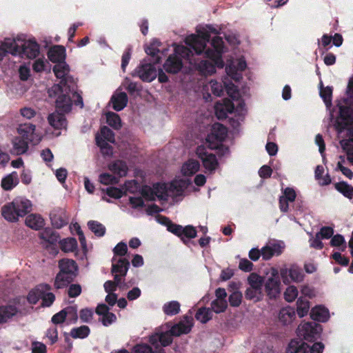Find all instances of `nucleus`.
<instances>
[{
  "label": "nucleus",
  "instance_id": "nucleus-1",
  "mask_svg": "<svg viewBox=\"0 0 353 353\" xmlns=\"http://www.w3.org/2000/svg\"><path fill=\"white\" fill-rule=\"evenodd\" d=\"M69 71V65L65 62L55 64L53 72L55 76L61 80L48 92L50 98L55 99L57 108L66 112L71 110L73 103L81 108L83 106V99L77 92L74 79L68 75Z\"/></svg>",
  "mask_w": 353,
  "mask_h": 353
},
{
  "label": "nucleus",
  "instance_id": "nucleus-2",
  "mask_svg": "<svg viewBox=\"0 0 353 353\" xmlns=\"http://www.w3.org/2000/svg\"><path fill=\"white\" fill-rule=\"evenodd\" d=\"M197 35L191 34L185 38V43L190 46L196 55H201L204 59L212 62L214 67L223 68L222 59L223 52V41L221 37L216 36L211 42L212 48L206 49L210 41V33L218 34V30L212 25L199 26L196 28Z\"/></svg>",
  "mask_w": 353,
  "mask_h": 353
},
{
  "label": "nucleus",
  "instance_id": "nucleus-3",
  "mask_svg": "<svg viewBox=\"0 0 353 353\" xmlns=\"http://www.w3.org/2000/svg\"><path fill=\"white\" fill-rule=\"evenodd\" d=\"M201 57V55H196L191 48L177 45L174 46V53L168 57L163 68L169 73H177L182 68L183 60H185L203 75L215 72L214 64Z\"/></svg>",
  "mask_w": 353,
  "mask_h": 353
},
{
  "label": "nucleus",
  "instance_id": "nucleus-4",
  "mask_svg": "<svg viewBox=\"0 0 353 353\" xmlns=\"http://www.w3.org/2000/svg\"><path fill=\"white\" fill-rule=\"evenodd\" d=\"M347 97L344 99V105L339 103V114L334 121V125L339 134L346 132L347 139H343L340 144L343 150L348 156V159L351 160L350 155L353 153V110L350 106H353V78L350 79L347 90Z\"/></svg>",
  "mask_w": 353,
  "mask_h": 353
},
{
  "label": "nucleus",
  "instance_id": "nucleus-5",
  "mask_svg": "<svg viewBox=\"0 0 353 353\" xmlns=\"http://www.w3.org/2000/svg\"><path fill=\"white\" fill-rule=\"evenodd\" d=\"M193 326L192 317L184 316L183 319L179 323L173 325L169 331L161 333H155L150 337V342L152 345L157 347H165L172 342V336H179L183 334H188Z\"/></svg>",
  "mask_w": 353,
  "mask_h": 353
},
{
  "label": "nucleus",
  "instance_id": "nucleus-6",
  "mask_svg": "<svg viewBox=\"0 0 353 353\" xmlns=\"http://www.w3.org/2000/svg\"><path fill=\"white\" fill-rule=\"evenodd\" d=\"M264 279L256 273H251L248 277V283L249 287L245 292L246 299L254 303L261 301L263 298V284Z\"/></svg>",
  "mask_w": 353,
  "mask_h": 353
},
{
  "label": "nucleus",
  "instance_id": "nucleus-7",
  "mask_svg": "<svg viewBox=\"0 0 353 353\" xmlns=\"http://www.w3.org/2000/svg\"><path fill=\"white\" fill-rule=\"evenodd\" d=\"M95 139L97 145L100 148L103 155L109 157L112 154L113 149L110 143H114V134L109 128L102 127L100 133L96 135Z\"/></svg>",
  "mask_w": 353,
  "mask_h": 353
},
{
  "label": "nucleus",
  "instance_id": "nucleus-8",
  "mask_svg": "<svg viewBox=\"0 0 353 353\" xmlns=\"http://www.w3.org/2000/svg\"><path fill=\"white\" fill-rule=\"evenodd\" d=\"M269 276L264 281L265 291L267 296L270 299H276L281 293V281L279 276V271L275 268L270 270Z\"/></svg>",
  "mask_w": 353,
  "mask_h": 353
},
{
  "label": "nucleus",
  "instance_id": "nucleus-9",
  "mask_svg": "<svg viewBox=\"0 0 353 353\" xmlns=\"http://www.w3.org/2000/svg\"><path fill=\"white\" fill-rule=\"evenodd\" d=\"M321 332V325L314 321L302 323L297 328L298 336L308 341H314L319 339Z\"/></svg>",
  "mask_w": 353,
  "mask_h": 353
},
{
  "label": "nucleus",
  "instance_id": "nucleus-10",
  "mask_svg": "<svg viewBox=\"0 0 353 353\" xmlns=\"http://www.w3.org/2000/svg\"><path fill=\"white\" fill-rule=\"evenodd\" d=\"M130 267L128 260L119 259L117 263H112V272L114 274V281L120 289H123L125 283L123 278L126 275Z\"/></svg>",
  "mask_w": 353,
  "mask_h": 353
},
{
  "label": "nucleus",
  "instance_id": "nucleus-11",
  "mask_svg": "<svg viewBox=\"0 0 353 353\" xmlns=\"http://www.w3.org/2000/svg\"><path fill=\"white\" fill-rule=\"evenodd\" d=\"M280 274L284 283H288L290 281L300 283L303 280L305 276L302 270L294 265L290 268H282L280 270Z\"/></svg>",
  "mask_w": 353,
  "mask_h": 353
},
{
  "label": "nucleus",
  "instance_id": "nucleus-12",
  "mask_svg": "<svg viewBox=\"0 0 353 353\" xmlns=\"http://www.w3.org/2000/svg\"><path fill=\"white\" fill-rule=\"evenodd\" d=\"M196 152L207 171L212 172L216 169L218 161L214 154L208 153L203 146H199Z\"/></svg>",
  "mask_w": 353,
  "mask_h": 353
},
{
  "label": "nucleus",
  "instance_id": "nucleus-13",
  "mask_svg": "<svg viewBox=\"0 0 353 353\" xmlns=\"http://www.w3.org/2000/svg\"><path fill=\"white\" fill-rule=\"evenodd\" d=\"M133 75L139 77L143 81L151 82L157 77V71L154 64L141 63L136 68Z\"/></svg>",
  "mask_w": 353,
  "mask_h": 353
},
{
  "label": "nucleus",
  "instance_id": "nucleus-14",
  "mask_svg": "<svg viewBox=\"0 0 353 353\" xmlns=\"http://www.w3.org/2000/svg\"><path fill=\"white\" fill-rule=\"evenodd\" d=\"M247 64L243 58L231 61L225 68L226 73L236 81L242 79L241 72L246 68Z\"/></svg>",
  "mask_w": 353,
  "mask_h": 353
},
{
  "label": "nucleus",
  "instance_id": "nucleus-15",
  "mask_svg": "<svg viewBox=\"0 0 353 353\" xmlns=\"http://www.w3.org/2000/svg\"><path fill=\"white\" fill-rule=\"evenodd\" d=\"M23 40L20 37L17 38H6L0 44V49L3 51V57L7 53H10L14 56H19Z\"/></svg>",
  "mask_w": 353,
  "mask_h": 353
},
{
  "label": "nucleus",
  "instance_id": "nucleus-16",
  "mask_svg": "<svg viewBox=\"0 0 353 353\" xmlns=\"http://www.w3.org/2000/svg\"><path fill=\"white\" fill-rule=\"evenodd\" d=\"M234 103H232L230 99H225L223 100L222 102H216L214 105V112L216 117L219 119H223L227 117V115L228 113H232L234 111H235L236 113H238L236 111V108ZM239 117V115H238ZM240 117H238V120H243V118L239 119Z\"/></svg>",
  "mask_w": 353,
  "mask_h": 353
},
{
  "label": "nucleus",
  "instance_id": "nucleus-17",
  "mask_svg": "<svg viewBox=\"0 0 353 353\" xmlns=\"http://www.w3.org/2000/svg\"><path fill=\"white\" fill-rule=\"evenodd\" d=\"M39 54V46L38 43L32 39L27 41L23 40L20 50V54L21 58L34 59Z\"/></svg>",
  "mask_w": 353,
  "mask_h": 353
},
{
  "label": "nucleus",
  "instance_id": "nucleus-18",
  "mask_svg": "<svg viewBox=\"0 0 353 353\" xmlns=\"http://www.w3.org/2000/svg\"><path fill=\"white\" fill-rule=\"evenodd\" d=\"M50 217L52 225L57 228H61L69 221V216L65 210L60 208L53 209L50 214Z\"/></svg>",
  "mask_w": 353,
  "mask_h": 353
},
{
  "label": "nucleus",
  "instance_id": "nucleus-19",
  "mask_svg": "<svg viewBox=\"0 0 353 353\" xmlns=\"http://www.w3.org/2000/svg\"><path fill=\"white\" fill-rule=\"evenodd\" d=\"M285 244L282 241L269 243L261 250L264 260H269L274 255H280L283 252Z\"/></svg>",
  "mask_w": 353,
  "mask_h": 353
},
{
  "label": "nucleus",
  "instance_id": "nucleus-20",
  "mask_svg": "<svg viewBox=\"0 0 353 353\" xmlns=\"http://www.w3.org/2000/svg\"><path fill=\"white\" fill-rule=\"evenodd\" d=\"M19 211L13 201H12L2 206L1 213L7 221L15 223L19 220V218L22 217Z\"/></svg>",
  "mask_w": 353,
  "mask_h": 353
},
{
  "label": "nucleus",
  "instance_id": "nucleus-21",
  "mask_svg": "<svg viewBox=\"0 0 353 353\" xmlns=\"http://www.w3.org/2000/svg\"><path fill=\"white\" fill-rule=\"evenodd\" d=\"M225 88L228 94L233 100L236 101V104H234L236 105V111L239 115V119L242 118L245 114L246 110L245 108V103L241 100H239V92L236 87L234 84L231 83L225 85Z\"/></svg>",
  "mask_w": 353,
  "mask_h": 353
},
{
  "label": "nucleus",
  "instance_id": "nucleus-22",
  "mask_svg": "<svg viewBox=\"0 0 353 353\" xmlns=\"http://www.w3.org/2000/svg\"><path fill=\"white\" fill-rule=\"evenodd\" d=\"M56 108L57 107L56 106ZM70 111L66 112L57 108V111L50 114L48 117L50 125L54 129H65L67 125V121L64 113L69 112Z\"/></svg>",
  "mask_w": 353,
  "mask_h": 353
},
{
  "label": "nucleus",
  "instance_id": "nucleus-23",
  "mask_svg": "<svg viewBox=\"0 0 353 353\" xmlns=\"http://www.w3.org/2000/svg\"><path fill=\"white\" fill-rule=\"evenodd\" d=\"M35 125L32 123L19 124L17 128V132L27 141L34 142L36 140L38 142L40 141V138L35 133Z\"/></svg>",
  "mask_w": 353,
  "mask_h": 353
},
{
  "label": "nucleus",
  "instance_id": "nucleus-24",
  "mask_svg": "<svg viewBox=\"0 0 353 353\" xmlns=\"http://www.w3.org/2000/svg\"><path fill=\"white\" fill-rule=\"evenodd\" d=\"M128 96L124 92H116L111 97L110 102L116 111L122 110L128 103Z\"/></svg>",
  "mask_w": 353,
  "mask_h": 353
},
{
  "label": "nucleus",
  "instance_id": "nucleus-25",
  "mask_svg": "<svg viewBox=\"0 0 353 353\" xmlns=\"http://www.w3.org/2000/svg\"><path fill=\"white\" fill-rule=\"evenodd\" d=\"M48 57L52 62L56 63V64L65 62V49L61 46H55L49 50Z\"/></svg>",
  "mask_w": 353,
  "mask_h": 353
},
{
  "label": "nucleus",
  "instance_id": "nucleus-26",
  "mask_svg": "<svg viewBox=\"0 0 353 353\" xmlns=\"http://www.w3.org/2000/svg\"><path fill=\"white\" fill-rule=\"evenodd\" d=\"M12 201L19 210V212L21 213L22 217L25 216L32 210V202L26 197L17 196Z\"/></svg>",
  "mask_w": 353,
  "mask_h": 353
},
{
  "label": "nucleus",
  "instance_id": "nucleus-27",
  "mask_svg": "<svg viewBox=\"0 0 353 353\" xmlns=\"http://www.w3.org/2000/svg\"><path fill=\"white\" fill-rule=\"evenodd\" d=\"M320 96L323 99L327 109L330 110V119L332 121L334 117V111L330 110L332 107V88L330 86L323 88L322 83H321Z\"/></svg>",
  "mask_w": 353,
  "mask_h": 353
},
{
  "label": "nucleus",
  "instance_id": "nucleus-28",
  "mask_svg": "<svg viewBox=\"0 0 353 353\" xmlns=\"http://www.w3.org/2000/svg\"><path fill=\"white\" fill-rule=\"evenodd\" d=\"M50 287L48 284H40L37 285V290L42 292V305L50 306L55 299L54 294L50 292Z\"/></svg>",
  "mask_w": 353,
  "mask_h": 353
},
{
  "label": "nucleus",
  "instance_id": "nucleus-29",
  "mask_svg": "<svg viewBox=\"0 0 353 353\" xmlns=\"http://www.w3.org/2000/svg\"><path fill=\"white\" fill-rule=\"evenodd\" d=\"M310 316L314 322H326L330 318L329 310L321 305L313 307Z\"/></svg>",
  "mask_w": 353,
  "mask_h": 353
},
{
  "label": "nucleus",
  "instance_id": "nucleus-30",
  "mask_svg": "<svg viewBox=\"0 0 353 353\" xmlns=\"http://www.w3.org/2000/svg\"><path fill=\"white\" fill-rule=\"evenodd\" d=\"M26 139L22 137H14L12 139V152L17 155H20L26 152L28 149V144Z\"/></svg>",
  "mask_w": 353,
  "mask_h": 353
},
{
  "label": "nucleus",
  "instance_id": "nucleus-31",
  "mask_svg": "<svg viewBox=\"0 0 353 353\" xmlns=\"http://www.w3.org/2000/svg\"><path fill=\"white\" fill-rule=\"evenodd\" d=\"M26 225L35 230H40L45 224L44 219L39 214H30L26 218L25 221Z\"/></svg>",
  "mask_w": 353,
  "mask_h": 353
},
{
  "label": "nucleus",
  "instance_id": "nucleus-32",
  "mask_svg": "<svg viewBox=\"0 0 353 353\" xmlns=\"http://www.w3.org/2000/svg\"><path fill=\"white\" fill-rule=\"evenodd\" d=\"M108 168L111 172L119 176H125L128 170L126 163L122 160H116L110 163Z\"/></svg>",
  "mask_w": 353,
  "mask_h": 353
},
{
  "label": "nucleus",
  "instance_id": "nucleus-33",
  "mask_svg": "<svg viewBox=\"0 0 353 353\" xmlns=\"http://www.w3.org/2000/svg\"><path fill=\"white\" fill-rule=\"evenodd\" d=\"M19 183V177L16 172L8 174L1 180V187L4 190L8 191L13 189Z\"/></svg>",
  "mask_w": 353,
  "mask_h": 353
},
{
  "label": "nucleus",
  "instance_id": "nucleus-34",
  "mask_svg": "<svg viewBox=\"0 0 353 353\" xmlns=\"http://www.w3.org/2000/svg\"><path fill=\"white\" fill-rule=\"evenodd\" d=\"M309 346L303 341L294 339L290 341L286 353H307Z\"/></svg>",
  "mask_w": 353,
  "mask_h": 353
},
{
  "label": "nucleus",
  "instance_id": "nucleus-35",
  "mask_svg": "<svg viewBox=\"0 0 353 353\" xmlns=\"http://www.w3.org/2000/svg\"><path fill=\"white\" fill-rule=\"evenodd\" d=\"M74 277L75 276L71 273L69 274L60 271L56 276L54 285L58 289L63 288L71 283Z\"/></svg>",
  "mask_w": 353,
  "mask_h": 353
},
{
  "label": "nucleus",
  "instance_id": "nucleus-36",
  "mask_svg": "<svg viewBox=\"0 0 353 353\" xmlns=\"http://www.w3.org/2000/svg\"><path fill=\"white\" fill-rule=\"evenodd\" d=\"M18 310L15 306L6 305L0 307V324L6 323L12 316L16 315Z\"/></svg>",
  "mask_w": 353,
  "mask_h": 353
},
{
  "label": "nucleus",
  "instance_id": "nucleus-37",
  "mask_svg": "<svg viewBox=\"0 0 353 353\" xmlns=\"http://www.w3.org/2000/svg\"><path fill=\"white\" fill-rule=\"evenodd\" d=\"M227 135L226 128L220 123H215L212 126L211 135H209L207 138V141H210L211 137H214L216 140L221 141L224 140Z\"/></svg>",
  "mask_w": 353,
  "mask_h": 353
},
{
  "label": "nucleus",
  "instance_id": "nucleus-38",
  "mask_svg": "<svg viewBox=\"0 0 353 353\" xmlns=\"http://www.w3.org/2000/svg\"><path fill=\"white\" fill-rule=\"evenodd\" d=\"M59 266L60 271L69 274L71 273L72 275L76 276L77 265L74 260L68 259L60 260Z\"/></svg>",
  "mask_w": 353,
  "mask_h": 353
},
{
  "label": "nucleus",
  "instance_id": "nucleus-39",
  "mask_svg": "<svg viewBox=\"0 0 353 353\" xmlns=\"http://www.w3.org/2000/svg\"><path fill=\"white\" fill-rule=\"evenodd\" d=\"M132 353H165L161 347L152 345L150 347L147 344H138L133 348Z\"/></svg>",
  "mask_w": 353,
  "mask_h": 353
},
{
  "label": "nucleus",
  "instance_id": "nucleus-40",
  "mask_svg": "<svg viewBox=\"0 0 353 353\" xmlns=\"http://www.w3.org/2000/svg\"><path fill=\"white\" fill-rule=\"evenodd\" d=\"M200 164L197 161L190 159L183 165L181 172L185 176H191L198 172Z\"/></svg>",
  "mask_w": 353,
  "mask_h": 353
},
{
  "label": "nucleus",
  "instance_id": "nucleus-41",
  "mask_svg": "<svg viewBox=\"0 0 353 353\" xmlns=\"http://www.w3.org/2000/svg\"><path fill=\"white\" fill-rule=\"evenodd\" d=\"M295 316L294 310L290 307L282 308L279 314V321L285 325L290 323Z\"/></svg>",
  "mask_w": 353,
  "mask_h": 353
},
{
  "label": "nucleus",
  "instance_id": "nucleus-42",
  "mask_svg": "<svg viewBox=\"0 0 353 353\" xmlns=\"http://www.w3.org/2000/svg\"><path fill=\"white\" fill-rule=\"evenodd\" d=\"M153 192L160 199L166 201L170 196L168 185L157 183L153 185Z\"/></svg>",
  "mask_w": 353,
  "mask_h": 353
},
{
  "label": "nucleus",
  "instance_id": "nucleus-43",
  "mask_svg": "<svg viewBox=\"0 0 353 353\" xmlns=\"http://www.w3.org/2000/svg\"><path fill=\"white\" fill-rule=\"evenodd\" d=\"M40 237L50 244L58 242L59 237L57 232L52 228H46L40 233Z\"/></svg>",
  "mask_w": 353,
  "mask_h": 353
},
{
  "label": "nucleus",
  "instance_id": "nucleus-44",
  "mask_svg": "<svg viewBox=\"0 0 353 353\" xmlns=\"http://www.w3.org/2000/svg\"><path fill=\"white\" fill-rule=\"evenodd\" d=\"M88 227L98 237H102L105 234V227L99 221H89L88 222Z\"/></svg>",
  "mask_w": 353,
  "mask_h": 353
},
{
  "label": "nucleus",
  "instance_id": "nucleus-45",
  "mask_svg": "<svg viewBox=\"0 0 353 353\" xmlns=\"http://www.w3.org/2000/svg\"><path fill=\"white\" fill-rule=\"evenodd\" d=\"M180 303L176 301H172L165 303L163 306V312L168 316L177 314L180 311Z\"/></svg>",
  "mask_w": 353,
  "mask_h": 353
},
{
  "label": "nucleus",
  "instance_id": "nucleus-46",
  "mask_svg": "<svg viewBox=\"0 0 353 353\" xmlns=\"http://www.w3.org/2000/svg\"><path fill=\"white\" fill-rule=\"evenodd\" d=\"M60 245L65 252H73L77 248V241L74 238H67L60 241Z\"/></svg>",
  "mask_w": 353,
  "mask_h": 353
},
{
  "label": "nucleus",
  "instance_id": "nucleus-47",
  "mask_svg": "<svg viewBox=\"0 0 353 353\" xmlns=\"http://www.w3.org/2000/svg\"><path fill=\"white\" fill-rule=\"evenodd\" d=\"M212 313L210 308L201 307L200 308L195 315V318L197 321L202 323H207L212 319Z\"/></svg>",
  "mask_w": 353,
  "mask_h": 353
},
{
  "label": "nucleus",
  "instance_id": "nucleus-48",
  "mask_svg": "<svg viewBox=\"0 0 353 353\" xmlns=\"http://www.w3.org/2000/svg\"><path fill=\"white\" fill-rule=\"evenodd\" d=\"M297 314L300 317L305 316L309 312L310 303L302 297L299 298L297 303Z\"/></svg>",
  "mask_w": 353,
  "mask_h": 353
},
{
  "label": "nucleus",
  "instance_id": "nucleus-49",
  "mask_svg": "<svg viewBox=\"0 0 353 353\" xmlns=\"http://www.w3.org/2000/svg\"><path fill=\"white\" fill-rule=\"evenodd\" d=\"M335 188L345 197L352 199L353 197V188L345 182H340L335 184Z\"/></svg>",
  "mask_w": 353,
  "mask_h": 353
},
{
  "label": "nucleus",
  "instance_id": "nucleus-50",
  "mask_svg": "<svg viewBox=\"0 0 353 353\" xmlns=\"http://www.w3.org/2000/svg\"><path fill=\"white\" fill-rule=\"evenodd\" d=\"M63 310L65 314L66 320L69 323H74L77 321V307L76 305L66 307Z\"/></svg>",
  "mask_w": 353,
  "mask_h": 353
},
{
  "label": "nucleus",
  "instance_id": "nucleus-51",
  "mask_svg": "<svg viewBox=\"0 0 353 353\" xmlns=\"http://www.w3.org/2000/svg\"><path fill=\"white\" fill-rule=\"evenodd\" d=\"M90 333V329L86 325H82L79 327L72 329L70 335L72 338L77 339H84L88 336Z\"/></svg>",
  "mask_w": 353,
  "mask_h": 353
},
{
  "label": "nucleus",
  "instance_id": "nucleus-52",
  "mask_svg": "<svg viewBox=\"0 0 353 353\" xmlns=\"http://www.w3.org/2000/svg\"><path fill=\"white\" fill-rule=\"evenodd\" d=\"M106 121L107 123L114 129H119L121 128V119L119 116L112 112H109L106 114Z\"/></svg>",
  "mask_w": 353,
  "mask_h": 353
},
{
  "label": "nucleus",
  "instance_id": "nucleus-53",
  "mask_svg": "<svg viewBox=\"0 0 353 353\" xmlns=\"http://www.w3.org/2000/svg\"><path fill=\"white\" fill-rule=\"evenodd\" d=\"M298 294L299 292L296 287L294 285H290L286 288L284 292V298L286 301L290 303L294 301L297 298Z\"/></svg>",
  "mask_w": 353,
  "mask_h": 353
},
{
  "label": "nucleus",
  "instance_id": "nucleus-54",
  "mask_svg": "<svg viewBox=\"0 0 353 353\" xmlns=\"http://www.w3.org/2000/svg\"><path fill=\"white\" fill-rule=\"evenodd\" d=\"M228 306L226 300L216 299L212 302V310L216 313H221L225 310Z\"/></svg>",
  "mask_w": 353,
  "mask_h": 353
},
{
  "label": "nucleus",
  "instance_id": "nucleus-55",
  "mask_svg": "<svg viewBox=\"0 0 353 353\" xmlns=\"http://www.w3.org/2000/svg\"><path fill=\"white\" fill-rule=\"evenodd\" d=\"M243 295L239 290H234L229 296V303L232 307H238L242 302Z\"/></svg>",
  "mask_w": 353,
  "mask_h": 353
},
{
  "label": "nucleus",
  "instance_id": "nucleus-56",
  "mask_svg": "<svg viewBox=\"0 0 353 353\" xmlns=\"http://www.w3.org/2000/svg\"><path fill=\"white\" fill-rule=\"evenodd\" d=\"M99 179L100 183L104 185L116 184L118 183V179L108 173L101 174Z\"/></svg>",
  "mask_w": 353,
  "mask_h": 353
},
{
  "label": "nucleus",
  "instance_id": "nucleus-57",
  "mask_svg": "<svg viewBox=\"0 0 353 353\" xmlns=\"http://www.w3.org/2000/svg\"><path fill=\"white\" fill-rule=\"evenodd\" d=\"M239 258V268L245 272H250L253 270L254 265L246 258H240L239 255L236 256Z\"/></svg>",
  "mask_w": 353,
  "mask_h": 353
},
{
  "label": "nucleus",
  "instance_id": "nucleus-58",
  "mask_svg": "<svg viewBox=\"0 0 353 353\" xmlns=\"http://www.w3.org/2000/svg\"><path fill=\"white\" fill-rule=\"evenodd\" d=\"M42 297V292L37 290V286L28 295L27 300L31 304H36L37 301Z\"/></svg>",
  "mask_w": 353,
  "mask_h": 353
},
{
  "label": "nucleus",
  "instance_id": "nucleus-59",
  "mask_svg": "<svg viewBox=\"0 0 353 353\" xmlns=\"http://www.w3.org/2000/svg\"><path fill=\"white\" fill-rule=\"evenodd\" d=\"M210 86L211 88V90L212 93L217 96L220 97L223 92V86L222 83L218 82L215 80H212L210 82Z\"/></svg>",
  "mask_w": 353,
  "mask_h": 353
},
{
  "label": "nucleus",
  "instance_id": "nucleus-60",
  "mask_svg": "<svg viewBox=\"0 0 353 353\" xmlns=\"http://www.w3.org/2000/svg\"><path fill=\"white\" fill-rule=\"evenodd\" d=\"M330 245L333 247L343 246L342 251L346 248L344 237L341 234H336L332 236L330 241Z\"/></svg>",
  "mask_w": 353,
  "mask_h": 353
},
{
  "label": "nucleus",
  "instance_id": "nucleus-61",
  "mask_svg": "<svg viewBox=\"0 0 353 353\" xmlns=\"http://www.w3.org/2000/svg\"><path fill=\"white\" fill-rule=\"evenodd\" d=\"M188 183L185 179H175L170 183V187H178V194H182L184 190L188 187Z\"/></svg>",
  "mask_w": 353,
  "mask_h": 353
},
{
  "label": "nucleus",
  "instance_id": "nucleus-62",
  "mask_svg": "<svg viewBox=\"0 0 353 353\" xmlns=\"http://www.w3.org/2000/svg\"><path fill=\"white\" fill-rule=\"evenodd\" d=\"M128 251L127 244L124 242L119 243L113 249L115 255L123 256L125 255Z\"/></svg>",
  "mask_w": 353,
  "mask_h": 353
},
{
  "label": "nucleus",
  "instance_id": "nucleus-63",
  "mask_svg": "<svg viewBox=\"0 0 353 353\" xmlns=\"http://www.w3.org/2000/svg\"><path fill=\"white\" fill-rule=\"evenodd\" d=\"M321 239H328L333 236L334 230L331 227H323L316 233Z\"/></svg>",
  "mask_w": 353,
  "mask_h": 353
},
{
  "label": "nucleus",
  "instance_id": "nucleus-64",
  "mask_svg": "<svg viewBox=\"0 0 353 353\" xmlns=\"http://www.w3.org/2000/svg\"><path fill=\"white\" fill-rule=\"evenodd\" d=\"M32 353H46V346L41 342L32 343Z\"/></svg>",
  "mask_w": 353,
  "mask_h": 353
}]
</instances>
